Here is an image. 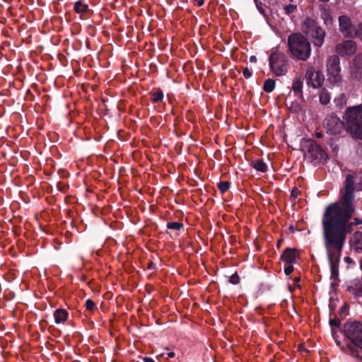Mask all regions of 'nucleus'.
<instances>
[{
    "mask_svg": "<svg viewBox=\"0 0 362 362\" xmlns=\"http://www.w3.org/2000/svg\"><path fill=\"white\" fill-rule=\"evenodd\" d=\"M354 191V176L348 175L344 194L339 202L327 206L322 216L324 245L332 275L338 274L346 235L351 232L352 224L349 223V220L355 211L352 203Z\"/></svg>",
    "mask_w": 362,
    "mask_h": 362,
    "instance_id": "f257e3e1",
    "label": "nucleus"
},
{
    "mask_svg": "<svg viewBox=\"0 0 362 362\" xmlns=\"http://www.w3.org/2000/svg\"><path fill=\"white\" fill-rule=\"evenodd\" d=\"M332 332L334 341L341 352L362 359V323L357 321L345 323L344 332L350 343L341 341L333 329Z\"/></svg>",
    "mask_w": 362,
    "mask_h": 362,
    "instance_id": "f03ea898",
    "label": "nucleus"
},
{
    "mask_svg": "<svg viewBox=\"0 0 362 362\" xmlns=\"http://www.w3.org/2000/svg\"><path fill=\"white\" fill-rule=\"evenodd\" d=\"M343 119L346 124V130L351 137L362 139V105L347 107Z\"/></svg>",
    "mask_w": 362,
    "mask_h": 362,
    "instance_id": "7ed1b4c3",
    "label": "nucleus"
},
{
    "mask_svg": "<svg viewBox=\"0 0 362 362\" xmlns=\"http://www.w3.org/2000/svg\"><path fill=\"white\" fill-rule=\"evenodd\" d=\"M289 50L293 57L306 61L310 56L311 47L307 39L300 33H293L288 38Z\"/></svg>",
    "mask_w": 362,
    "mask_h": 362,
    "instance_id": "20e7f679",
    "label": "nucleus"
},
{
    "mask_svg": "<svg viewBox=\"0 0 362 362\" xmlns=\"http://www.w3.org/2000/svg\"><path fill=\"white\" fill-rule=\"evenodd\" d=\"M272 72L276 76L286 75L288 71V59L286 54L276 48L271 50L269 58Z\"/></svg>",
    "mask_w": 362,
    "mask_h": 362,
    "instance_id": "39448f33",
    "label": "nucleus"
},
{
    "mask_svg": "<svg viewBox=\"0 0 362 362\" xmlns=\"http://www.w3.org/2000/svg\"><path fill=\"white\" fill-rule=\"evenodd\" d=\"M340 59L338 56H330L327 61L328 81L333 85H339L341 82L339 66Z\"/></svg>",
    "mask_w": 362,
    "mask_h": 362,
    "instance_id": "423d86ee",
    "label": "nucleus"
},
{
    "mask_svg": "<svg viewBox=\"0 0 362 362\" xmlns=\"http://www.w3.org/2000/svg\"><path fill=\"white\" fill-rule=\"evenodd\" d=\"M339 24L340 31L346 37H351L354 34L362 41V24H360L355 30L351 18L346 16H341L339 18Z\"/></svg>",
    "mask_w": 362,
    "mask_h": 362,
    "instance_id": "0eeeda50",
    "label": "nucleus"
},
{
    "mask_svg": "<svg viewBox=\"0 0 362 362\" xmlns=\"http://www.w3.org/2000/svg\"><path fill=\"white\" fill-rule=\"evenodd\" d=\"M323 125L327 132L331 135L340 134L346 127L345 122L333 114L325 117Z\"/></svg>",
    "mask_w": 362,
    "mask_h": 362,
    "instance_id": "6e6552de",
    "label": "nucleus"
},
{
    "mask_svg": "<svg viewBox=\"0 0 362 362\" xmlns=\"http://www.w3.org/2000/svg\"><path fill=\"white\" fill-rule=\"evenodd\" d=\"M305 78L307 84L314 88L322 87L325 81L323 74L313 66L306 70Z\"/></svg>",
    "mask_w": 362,
    "mask_h": 362,
    "instance_id": "1a4fd4ad",
    "label": "nucleus"
},
{
    "mask_svg": "<svg viewBox=\"0 0 362 362\" xmlns=\"http://www.w3.org/2000/svg\"><path fill=\"white\" fill-rule=\"evenodd\" d=\"M357 49L356 44L354 41L346 40L339 43L335 47L336 52L340 56H351L356 53Z\"/></svg>",
    "mask_w": 362,
    "mask_h": 362,
    "instance_id": "9d476101",
    "label": "nucleus"
},
{
    "mask_svg": "<svg viewBox=\"0 0 362 362\" xmlns=\"http://www.w3.org/2000/svg\"><path fill=\"white\" fill-rule=\"evenodd\" d=\"M299 255L300 252L297 249L287 247L281 255V260L286 264H295Z\"/></svg>",
    "mask_w": 362,
    "mask_h": 362,
    "instance_id": "9b49d317",
    "label": "nucleus"
},
{
    "mask_svg": "<svg viewBox=\"0 0 362 362\" xmlns=\"http://www.w3.org/2000/svg\"><path fill=\"white\" fill-rule=\"evenodd\" d=\"M308 35L313 39V43L315 46L321 47L324 42L325 32L322 28L317 26Z\"/></svg>",
    "mask_w": 362,
    "mask_h": 362,
    "instance_id": "f8f14e48",
    "label": "nucleus"
},
{
    "mask_svg": "<svg viewBox=\"0 0 362 362\" xmlns=\"http://www.w3.org/2000/svg\"><path fill=\"white\" fill-rule=\"evenodd\" d=\"M351 247L356 252H362V232H355L350 240Z\"/></svg>",
    "mask_w": 362,
    "mask_h": 362,
    "instance_id": "ddd939ff",
    "label": "nucleus"
},
{
    "mask_svg": "<svg viewBox=\"0 0 362 362\" xmlns=\"http://www.w3.org/2000/svg\"><path fill=\"white\" fill-rule=\"evenodd\" d=\"M303 81L301 77H296L292 83L291 90H293L295 96L301 100H303Z\"/></svg>",
    "mask_w": 362,
    "mask_h": 362,
    "instance_id": "4468645a",
    "label": "nucleus"
},
{
    "mask_svg": "<svg viewBox=\"0 0 362 362\" xmlns=\"http://www.w3.org/2000/svg\"><path fill=\"white\" fill-rule=\"evenodd\" d=\"M53 316L56 324L65 323L68 320L69 313L64 308H58L54 312Z\"/></svg>",
    "mask_w": 362,
    "mask_h": 362,
    "instance_id": "2eb2a0df",
    "label": "nucleus"
},
{
    "mask_svg": "<svg viewBox=\"0 0 362 362\" xmlns=\"http://www.w3.org/2000/svg\"><path fill=\"white\" fill-rule=\"evenodd\" d=\"M317 26V22L314 19L306 18L303 23L302 29L303 32L308 35L311 32H313V30L316 29Z\"/></svg>",
    "mask_w": 362,
    "mask_h": 362,
    "instance_id": "dca6fc26",
    "label": "nucleus"
},
{
    "mask_svg": "<svg viewBox=\"0 0 362 362\" xmlns=\"http://www.w3.org/2000/svg\"><path fill=\"white\" fill-rule=\"evenodd\" d=\"M320 16L324 21V23L327 26L331 25L332 24L331 11L328 8L325 7V6H322L320 9Z\"/></svg>",
    "mask_w": 362,
    "mask_h": 362,
    "instance_id": "f3484780",
    "label": "nucleus"
},
{
    "mask_svg": "<svg viewBox=\"0 0 362 362\" xmlns=\"http://www.w3.org/2000/svg\"><path fill=\"white\" fill-rule=\"evenodd\" d=\"M348 290L356 296H362V278L355 281L352 286L349 287Z\"/></svg>",
    "mask_w": 362,
    "mask_h": 362,
    "instance_id": "a211bd4d",
    "label": "nucleus"
},
{
    "mask_svg": "<svg viewBox=\"0 0 362 362\" xmlns=\"http://www.w3.org/2000/svg\"><path fill=\"white\" fill-rule=\"evenodd\" d=\"M150 95L151 96V101L153 103H160L163 100V93L160 88L153 89L151 91Z\"/></svg>",
    "mask_w": 362,
    "mask_h": 362,
    "instance_id": "6ab92c4d",
    "label": "nucleus"
},
{
    "mask_svg": "<svg viewBox=\"0 0 362 362\" xmlns=\"http://www.w3.org/2000/svg\"><path fill=\"white\" fill-rule=\"evenodd\" d=\"M252 166L257 171L264 173L267 170V165L262 160L257 159L252 162Z\"/></svg>",
    "mask_w": 362,
    "mask_h": 362,
    "instance_id": "aec40b11",
    "label": "nucleus"
},
{
    "mask_svg": "<svg viewBox=\"0 0 362 362\" xmlns=\"http://www.w3.org/2000/svg\"><path fill=\"white\" fill-rule=\"evenodd\" d=\"M320 102L322 105H327L331 100L330 93L325 88H322L319 95Z\"/></svg>",
    "mask_w": 362,
    "mask_h": 362,
    "instance_id": "412c9836",
    "label": "nucleus"
},
{
    "mask_svg": "<svg viewBox=\"0 0 362 362\" xmlns=\"http://www.w3.org/2000/svg\"><path fill=\"white\" fill-rule=\"evenodd\" d=\"M275 86H276L275 81L272 78H268L264 83L263 90L266 93H271L274 90Z\"/></svg>",
    "mask_w": 362,
    "mask_h": 362,
    "instance_id": "4be33fe9",
    "label": "nucleus"
},
{
    "mask_svg": "<svg viewBox=\"0 0 362 362\" xmlns=\"http://www.w3.org/2000/svg\"><path fill=\"white\" fill-rule=\"evenodd\" d=\"M88 5L86 4H83L82 1H77L76 4H75V6H74V9L76 11V12L77 13H84L87 11L88 10Z\"/></svg>",
    "mask_w": 362,
    "mask_h": 362,
    "instance_id": "5701e85b",
    "label": "nucleus"
},
{
    "mask_svg": "<svg viewBox=\"0 0 362 362\" xmlns=\"http://www.w3.org/2000/svg\"><path fill=\"white\" fill-rule=\"evenodd\" d=\"M314 151L316 153L315 158H321L324 154V151L322 150V148L317 144L312 145L310 148V153Z\"/></svg>",
    "mask_w": 362,
    "mask_h": 362,
    "instance_id": "b1692460",
    "label": "nucleus"
},
{
    "mask_svg": "<svg viewBox=\"0 0 362 362\" xmlns=\"http://www.w3.org/2000/svg\"><path fill=\"white\" fill-rule=\"evenodd\" d=\"M217 187L221 194L227 192L230 188V183L227 181L220 182L217 184Z\"/></svg>",
    "mask_w": 362,
    "mask_h": 362,
    "instance_id": "393cba45",
    "label": "nucleus"
},
{
    "mask_svg": "<svg viewBox=\"0 0 362 362\" xmlns=\"http://www.w3.org/2000/svg\"><path fill=\"white\" fill-rule=\"evenodd\" d=\"M289 110L292 112H299L302 110L301 105L297 101L292 102L289 106Z\"/></svg>",
    "mask_w": 362,
    "mask_h": 362,
    "instance_id": "a878e982",
    "label": "nucleus"
},
{
    "mask_svg": "<svg viewBox=\"0 0 362 362\" xmlns=\"http://www.w3.org/2000/svg\"><path fill=\"white\" fill-rule=\"evenodd\" d=\"M183 227V224L180 222H169L167 223L168 229L179 230Z\"/></svg>",
    "mask_w": 362,
    "mask_h": 362,
    "instance_id": "bb28decb",
    "label": "nucleus"
},
{
    "mask_svg": "<svg viewBox=\"0 0 362 362\" xmlns=\"http://www.w3.org/2000/svg\"><path fill=\"white\" fill-rule=\"evenodd\" d=\"M86 308L89 311H93L95 308V303L90 299L86 301Z\"/></svg>",
    "mask_w": 362,
    "mask_h": 362,
    "instance_id": "cd10ccee",
    "label": "nucleus"
},
{
    "mask_svg": "<svg viewBox=\"0 0 362 362\" xmlns=\"http://www.w3.org/2000/svg\"><path fill=\"white\" fill-rule=\"evenodd\" d=\"M297 8V6L293 4H288L285 7V12L286 14H291L293 13Z\"/></svg>",
    "mask_w": 362,
    "mask_h": 362,
    "instance_id": "c85d7f7f",
    "label": "nucleus"
},
{
    "mask_svg": "<svg viewBox=\"0 0 362 362\" xmlns=\"http://www.w3.org/2000/svg\"><path fill=\"white\" fill-rule=\"evenodd\" d=\"M239 281H240V278L236 272L230 276V279H229L230 283H231L233 284H237L239 283Z\"/></svg>",
    "mask_w": 362,
    "mask_h": 362,
    "instance_id": "c756f323",
    "label": "nucleus"
},
{
    "mask_svg": "<svg viewBox=\"0 0 362 362\" xmlns=\"http://www.w3.org/2000/svg\"><path fill=\"white\" fill-rule=\"evenodd\" d=\"M300 194V190L297 187H293L291 191V198L296 199Z\"/></svg>",
    "mask_w": 362,
    "mask_h": 362,
    "instance_id": "7c9ffc66",
    "label": "nucleus"
},
{
    "mask_svg": "<svg viewBox=\"0 0 362 362\" xmlns=\"http://www.w3.org/2000/svg\"><path fill=\"white\" fill-rule=\"evenodd\" d=\"M288 265L284 267V273L286 275H290L294 270L293 264H287Z\"/></svg>",
    "mask_w": 362,
    "mask_h": 362,
    "instance_id": "2f4dec72",
    "label": "nucleus"
},
{
    "mask_svg": "<svg viewBox=\"0 0 362 362\" xmlns=\"http://www.w3.org/2000/svg\"><path fill=\"white\" fill-rule=\"evenodd\" d=\"M334 102L336 103L337 105H343L345 104V96L344 94H341L339 98H336L334 100Z\"/></svg>",
    "mask_w": 362,
    "mask_h": 362,
    "instance_id": "473e14b6",
    "label": "nucleus"
},
{
    "mask_svg": "<svg viewBox=\"0 0 362 362\" xmlns=\"http://www.w3.org/2000/svg\"><path fill=\"white\" fill-rule=\"evenodd\" d=\"M243 74L245 78H249L252 76V71L249 68L245 67L243 71Z\"/></svg>",
    "mask_w": 362,
    "mask_h": 362,
    "instance_id": "72a5a7b5",
    "label": "nucleus"
},
{
    "mask_svg": "<svg viewBox=\"0 0 362 362\" xmlns=\"http://www.w3.org/2000/svg\"><path fill=\"white\" fill-rule=\"evenodd\" d=\"M361 60H362V54H358L354 59V64L358 67H359V66H362V63L361 64H359V61Z\"/></svg>",
    "mask_w": 362,
    "mask_h": 362,
    "instance_id": "f704fd0d",
    "label": "nucleus"
},
{
    "mask_svg": "<svg viewBox=\"0 0 362 362\" xmlns=\"http://www.w3.org/2000/svg\"><path fill=\"white\" fill-rule=\"evenodd\" d=\"M329 324L332 327L335 326L338 327L339 326L340 322L338 319H331L329 320Z\"/></svg>",
    "mask_w": 362,
    "mask_h": 362,
    "instance_id": "c9c22d12",
    "label": "nucleus"
},
{
    "mask_svg": "<svg viewBox=\"0 0 362 362\" xmlns=\"http://www.w3.org/2000/svg\"><path fill=\"white\" fill-rule=\"evenodd\" d=\"M344 262H345L346 264H351V263H353V262H354V260H353V259H352L351 257H350L347 256V257H344Z\"/></svg>",
    "mask_w": 362,
    "mask_h": 362,
    "instance_id": "e433bc0d",
    "label": "nucleus"
},
{
    "mask_svg": "<svg viewBox=\"0 0 362 362\" xmlns=\"http://www.w3.org/2000/svg\"><path fill=\"white\" fill-rule=\"evenodd\" d=\"M354 220V224H355V225L362 224V220L361 219H359L358 218H355ZM349 223L353 224V223H350L349 221ZM352 226L353 225H351V226Z\"/></svg>",
    "mask_w": 362,
    "mask_h": 362,
    "instance_id": "4c0bfd02",
    "label": "nucleus"
},
{
    "mask_svg": "<svg viewBox=\"0 0 362 362\" xmlns=\"http://www.w3.org/2000/svg\"><path fill=\"white\" fill-rule=\"evenodd\" d=\"M199 6H202L204 4V0H194Z\"/></svg>",
    "mask_w": 362,
    "mask_h": 362,
    "instance_id": "58836bf2",
    "label": "nucleus"
},
{
    "mask_svg": "<svg viewBox=\"0 0 362 362\" xmlns=\"http://www.w3.org/2000/svg\"><path fill=\"white\" fill-rule=\"evenodd\" d=\"M144 362H156L153 359L149 357L144 358Z\"/></svg>",
    "mask_w": 362,
    "mask_h": 362,
    "instance_id": "ea45409f",
    "label": "nucleus"
},
{
    "mask_svg": "<svg viewBox=\"0 0 362 362\" xmlns=\"http://www.w3.org/2000/svg\"><path fill=\"white\" fill-rule=\"evenodd\" d=\"M250 61L252 62H255L257 61L255 56H251L250 58Z\"/></svg>",
    "mask_w": 362,
    "mask_h": 362,
    "instance_id": "a19ab883",
    "label": "nucleus"
},
{
    "mask_svg": "<svg viewBox=\"0 0 362 362\" xmlns=\"http://www.w3.org/2000/svg\"><path fill=\"white\" fill-rule=\"evenodd\" d=\"M168 358H173L175 356V353L169 352V353H168Z\"/></svg>",
    "mask_w": 362,
    "mask_h": 362,
    "instance_id": "79ce46f5",
    "label": "nucleus"
},
{
    "mask_svg": "<svg viewBox=\"0 0 362 362\" xmlns=\"http://www.w3.org/2000/svg\"><path fill=\"white\" fill-rule=\"evenodd\" d=\"M300 277H296V278L294 279V280H293L294 284H297L300 281Z\"/></svg>",
    "mask_w": 362,
    "mask_h": 362,
    "instance_id": "37998d69",
    "label": "nucleus"
},
{
    "mask_svg": "<svg viewBox=\"0 0 362 362\" xmlns=\"http://www.w3.org/2000/svg\"><path fill=\"white\" fill-rule=\"evenodd\" d=\"M280 245H281V240H279L278 244H277V247H279Z\"/></svg>",
    "mask_w": 362,
    "mask_h": 362,
    "instance_id": "c03bdc74",
    "label": "nucleus"
},
{
    "mask_svg": "<svg viewBox=\"0 0 362 362\" xmlns=\"http://www.w3.org/2000/svg\"><path fill=\"white\" fill-rule=\"evenodd\" d=\"M320 1H322V2H327L329 0H319Z\"/></svg>",
    "mask_w": 362,
    "mask_h": 362,
    "instance_id": "a18cd8bd",
    "label": "nucleus"
},
{
    "mask_svg": "<svg viewBox=\"0 0 362 362\" xmlns=\"http://www.w3.org/2000/svg\"><path fill=\"white\" fill-rule=\"evenodd\" d=\"M320 136H321L320 134H317V136H318V137H320Z\"/></svg>",
    "mask_w": 362,
    "mask_h": 362,
    "instance_id": "49530a36",
    "label": "nucleus"
}]
</instances>
